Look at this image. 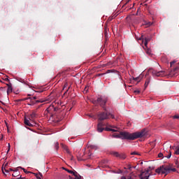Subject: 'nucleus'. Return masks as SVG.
<instances>
[{"mask_svg": "<svg viewBox=\"0 0 179 179\" xmlns=\"http://www.w3.org/2000/svg\"><path fill=\"white\" fill-rule=\"evenodd\" d=\"M147 134L148 131H146V129H143L141 131L134 132L133 134L127 131H120L118 134H113V138L135 141V139H138V138H143V136H146Z\"/></svg>", "mask_w": 179, "mask_h": 179, "instance_id": "f257e3e1", "label": "nucleus"}, {"mask_svg": "<svg viewBox=\"0 0 179 179\" xmlns=\"http://www.w3.org/2000/svg\"><path fill=\"white\" fill-rule=\"evenodd\" d=\"M171 171L176 172L177 171V169L176 168H170L168 166H161L159 168L155 170V172L157 173V174H165V176H167V174L170 173Z\"/></svg>", "mask_w": 179, "mask_h": 179, "instance_id": "f03ea898", "label": "nucleus"}, {"mask_svg": "<svg viewBox=\"0 0 179 179\" xmlns=\"http://www.w3.org/2000/svg\"><path fill=\"white\" fill-rule=\"evenodd\" d=\"M36 117L37 114L36 113V111H32L31 114L24 117V124L27 127H33V124L31 122H34V120H36Z\"/></svg>", "mask_w": 179, "mask_h": 179, "instance_id": "7ed1b4c3", "label": "nucleus"}, {"mask_svg": "<svg viewBox=\"0 0 179 179\" xmlns=\"http://www.w3.org/2000/svg\"><path fill=\"white\" fill-rule=\"evenodd\" d=\"M107 101L108 99L106 96H100L97 99L91 100L93 104H99L104 111H107V109L106 108V103H107Z\"/></svg>", "mask_w": 179, "mask_h": 179, "instance_id": "20e7f679", "label": "nucleus"}, {"mask_svg": "<svg viewBox=\"0 0 179 179\" xmlns=\"http://www.w3.org/2000/svg\"><path fill=\"white\" fill-rule=\"evenodd\" d=\"M108 118L114 119L115 118L114 115L108 112H101L98 115L99 121H104V120H108Z\"/></svg>", "mask_w": 179, "mask_h": 179, "instance_id": "39448f33", "label": "nucleus"}, {"mask_svg": "<svg viewBox=\"0 0 179 179\" xmlns=\"http://www.w3.org/2000/svg\"><path fill=\"white\" fill-rule=\"evenodd\" d=\"M61 111V108L57 106L54 104L50 105L45 110V113H48L52 117L54 113H59Z\"/></svg>", "mask_w": 179, "mask_h": 179, "instance_id": "423d86ee", "label": "nucleus"}, {"mask_svg": "<svg viewBox=\"0 0 179 179\" xmlns=\"http://www.w3.org/2000/svg\"><path fill=\"white\" fill-rule=\"evenodd\" d=\"M104 127H106V124H104L102 122H100L97 126V131L103 132L105 129V131H107L117 132V129H111L110 127L104 128Z\"/></svg>", "mask_w": 179, "mask_h": 179, "instance_id": "0eeeda50", "label": "nucleus"}, {"mask_svg": "<svg viewBox=\"0 0 179 179\" xmlns=\"http://www.w3.org/2000/svg\"><path fill=\"white\" fill-rule=\"evenodd\" d=\"M149 73H152V76H157V78L159 77H163L166 76V71H157L153 69H150L148 70Z\"/></svg>", "mask_w": 179, "mask_h": 179, "instance_id": "6e6552de", "label": "nucleus"}, {"mask_svg": "<svg viewBox=\"0 0 179 179\" xmlns=\"http://www.w3.org/2000/svg\"><path fill=\"white\" fill-rule=\"evenodd\" d=\"M151 169H152V167L149 166V169H148L146 171L142 172L139 176L140 179H149V177H150V176H152V174L149 173Z\"/></svg>", "mask_w": 179, "mask_h": 179, "instance_id": "1a4fd4ad", "label": "nucleus"}, {"mask_svg": "<svg viewBox=\"0 0 179 179\" xmlns=\"http://www.w3.org/2000/svg\"><path fill=\"white\" fill-rule=\"evenodd\" d=\"M138 40L141 41L143 43L144 41V45L145 47H148V43H149V41H150V38H146V37H143V35H142Z\"/></svg>", "mask_w": 179, "mask_h": 179, "instance_id": "9d476101", "label": "nucleus"}, {"mask_svg": "<svg viewBox=\"0 0 179 179\" xmlns=\"http://www.w3.org/2000/svg\"><path fill=\"white\" fill-rule=\"evenodd\" d=\"M24 100H30L29 103H28L29 106H34V104H36L37 103L43 102V101H40V100H36L34 101L31 98H27V99H24Z\"/></svg>", "mask_w": 179, "mask_h": 179, "instance_id": "9b49d317", "label": "nucleus"}, {"mask_svg": "<svg viewBox=\"0 0 179 179\" xmlns=\"http://www.w3.org/2000/svg\"><path fill=\"white\" fill-rule=\"evenodd\" d=\"M6 85L8 87L7 94L9 95L13 91V88L12 87V83H8V84H6Z\"/></svg>", "mask_w": 179, "mask_h": 179, "instance_id": "f8f14e48", "label": "nucleus"}, {"mask_svg": "<svg viewBox=\"0 0 179 179\" xmlns=\"http://www.w3.org/2000/svg\"><path fill=\"white\" fill-rule=\"evenodd\" d=\"M64 170H65L66 171H67V173H69V174H73V176H74V177H76V179H79V178L78 177V172L76 171H71V170H69V169H66L65 168H63Z\"/></svg>", "mask_w": 179, "mask_h": 179, "instance_id": "ddd939ff", "label": "nucleus"}, {"mask_svg": "<svg viewBox=\"0 0 179 179\" xmlns=\"http://www.w3.org/2000/svg\"><path fill=\"white\" fill-rule=\"evenodd\" d=\"M62 114H64V113H62L60 115H54V118H57V120H56L57 122H59V121H62V120H64V117L61 116V115H62Z\"/></svg>", "mask_w": 179, "mask_h": 179, "instance_id": "4468645a", "label": "nucleus"}, {"mask_svg": "<svg viewBox=\"0 0 179 179\" xmlns=\"http://www.w3.org/2000/svg\"><path fill=\"white\" fill-rule=\"evenodd\" d=\"M142 78H143V76H142V74H141L138 77L134 78L133 80H136V81L138 80V82H139L140 80L142 79Z\"/></svg>", "mask_w": 179, "mask_h": 179, "instance_id": "2eb2a0df", "label": "nucleus"}, {"mask_svg": "<svg viewBox=\"0 0 179 179\" xmlns=\"http://www.w3.org/2000/svg\"><path fill=\"white\" fill-rule=\"evenodd\" d=\"M119 158L124 160L127 159V156L125 155V154H119Z\"/></svg>", "mask_w": 179, "mask_h": 179, "instance_id": "dca6fc26", "label": "nucleus"}, {"mask_svg": "<svg viewBox=\"0 0 179 179\" xmlns=\"http://www.w3.org/2000/svg\"><path fill=\"white\" fill-rule=\"evenodd\" d=\"M62 146L63 148V149H65V150L66 151L67 153H71V152H69V149H68V147H66V145L62 144Z\"/></svg>", "mask_w": 179, "mask_h": 179, "instance_id": "f3484780", "label": "nucleus"}, {"mask_svg": "<svg viewBox=\"0 0 179 179\" xmlns=\"http://www.w3.org/2000/svg\"><path fill=\"white\" fill-rule=\"evenodd\" d=\"M149 83H150V78H147L145 83V87L148 86Z\"/></svg>", "mask_w": 179, "mask_h": 179, "instance_id": "a211bd4d", "label": "nucleus"}, {"mask_svg": "<svg viewBox=\"0 0 179 179\" xmlns=\"http://www.w3.org/2000/svg\"><path fill=\"white\" fill-rule=\"evenodd\" d=\"M173 149H175V155H179V147H174Z\"/></svg>", "mask_w": 179, "mask_h": 179, "instance_id": "6ab92c4d", "label": "nucleus"}, {"mask_svg": "<svg viewBox=\"0 0 179 179\" xmlns=\"http://www.w3.org/2000/svg\"><path fill=\"white\" fill-rule=\"evenodd\" d=\"M112 155L115 157H120V153H118V152H113Z\"/></svg>", "mask_w": 179, "mask_h": 179, "instance_id": "aec40b11", "label": "nucleus"}, {"mask_svg": "<svg viewBox=\"0 0 179 179\" xmlns=\"http://www.w3.org/2000/svg\"><path fill=\"white\" fill-rule=\"evenodd\" d=\"M55 148L56 150H58L59 149V143L58 142L55 143Z\"/></svg>", "mask_w": 179, "mask_h": 179, "instance_id": "412c9836", "label": "nucleus"}, {"mask_svg": "<svg viewBox=\"0 0 179 179\" xmlns=\"http://www.w3.org/2000/svg\"><path fill=\"white\" fill-rule=\"evenodd\" d=\"M76 178L74 179H76V176H75ZM77 177L79 178V179H82V176H80V175H79L78 173H77ZM69 179H73V178H72V176H69Z\"/></svg>", "mask_w": 179, "mask_h": 179, "instance_id": "4be33fe9", "label": "nucleus"}, {"mask_svg": "<svg viewBox=\"0 0 179 179\" xmlns=\"http://www.w3.org/2000/svg\"><path fill=\"white\" fill-rule=\"evenodd\" d=\"M15 171L14 173H13V177H18L19 176V172L17 171Z\"/></svg>", "mask_w": 179, "mask_h": 179, "instance_id": "5701e85b", "label": "nucleus"}, {"mask_svg": "<svg viewBox=\"0 0 179 179\" xmlns=\"http://www.w3.org/2000/svg\"><path fill=\"white\" fill-rule=\"evenodd\" d=\"M33 145L37 148V146H38V141H35L34 143H33Z\"/></svg>", "mask_w": 179, "mask_h": 179, "instance_id": "b1692460", "label": "nucleus"}, {"mask_svg": "<svg viewBox=\"0 0 179 179\" xmlns=\"http://www.w3.org/2000/svg\"><path fill=\"white\" fill-rule=\"evenodd\" d=\"M3 80H5V82H9V83H10V81L9 80V77L8 76L4 77Z\"/></svg>", "mask_w": 179, "mask_h": 179, "instance_id": "393cba45", "label": "nucleus"}, {"mask_svg": "<svg viewBox=\"0 0 179 179\" xmlns=\"http://www.w3.org/2000/svg\"><path fill=\"white\" fill-rule=\"evenodd\" d=\"M22 170H23L24 173H25L26 174H29V173H31V172H30V171H26V170L24 169V168H22Z\"/></svg>", "mask_w": 179, "mask_h": 179, "instance_id": "a878e982", "label": "nucleus"}, {"mask_svg": "<svg viewBox=\"0 0 179 179\" xmlns=\"http://www.w3.org/2000/svg\"><path fill=\"white\" fill-rule=\"evenodd\" d=\"M90 148H91V149H95V150L97 149V146H96V145H90Z\"/></svg>", "mask_w": 179, "mask_h": 179, "instance_id": "bb28decb", "label": "nucleus"}, {"mask_svg": "<svg viewBox=\"0 0 179 179\" xmlns=\"http://www.w3.org/2000/svg\"><path fill=\"white\" fill-rule=\"evenodd\" d=\"M179 69V67H176L174 69H173V73H176V72H177V71H178Z\"/></svg>", "mask_w": 179, "mask_h": 179, "instance_id": "cd10ccee", "label": "nucleus"}, {"mask_svg": "<svg viewBox=\"0 0 179 179\" xmlns=\"http://www.w3.org/2000/svg\"><path fill=\"white\" fill-rule=\"evenodd\" d=\"M5 89H6V87H0V91H1V92H5Z\"/></svg>", "mask_w": 179, "mask_h": 179, "instance_id": "c85d7f7f", "label": "nucleus"}, {"mask_svg": "<svg viewBox=\"0 0 179 179\" xmlns=\"http://www.w3.org/2000/svg\"><path fill=\"white\" fill-rule=\"evenodd\" d=\"M173 118L178 120V119H179V115H174V116H173Z\"/></svg>", "mask_w": 179, "mask_h": 179, "instance_id": "c756f323", "label": "nucleus"}, {"mask_svg": "<svg viewBox=\"0 0 179 179\" xmlns=\"http://www.w3.org/2000/svg\"><path fill=\"white\" fill-rule=\"evenodd\" d=\"M146 53L148 55H150V50H149V49H148L147 50H146Z\"/></svg>", "mask_w": 179, "mask_h": 179, "instance_id": "7c9ffc66", "label": "nucleus"}, {"mask_svg": "<svg viewBox=\"0 0 179 179\" xmlns=\"http://www.w3.org/2000/svg\"><path fill=\"white\" fill-rule=\"evenodd\" d=\"M134 93H136V94H139V93H141L140 90H135Z\"/></svg>", "mask_w": 179, "mask_h": 179, "instance_id": "2f4dec72", "label": "nucleus"}, {"mask_svg": "<svg viewBox=\"0 0 179 179\" xmlns=\"http://www.w3.org/2000/svg\"><path fill=\"white\" fill-rule=\"evenodd\" d=\"M158 157H163V153L159 152V153L158 154Z\"/></svg>", "mask_w": 179, "mask_h": 179, "instance_id": "473e14b6", "label": "nucleus"}, {"mask_svg": "<svg viewBox=\"0 0 179 179\" xmlns=\"http://www.w3.org/2000/svg\"><path fill=\"white\" fill-rule=\"evenodd\" d=\"M121 179H132L131 177H128L127 178H125V176H122Z\"/></svg>", "mask_w": 179, "mask_h": 179, "instance_id": "72a5a7b5", "label": "nucleus"}, {"mask_svg": "<svg viewBox=\"0 0 179 179\" xmlns=\"http://www.w3.org/2000/svg\"><path fill=\"white\" fill-rule=\"evenodd\" d=\"M92 157V152H89L88 153V159H90Z\"/></svg>", "mask_w": 179, "mask_h": 179, "instance_id": "f704fd0d", "label": "nucleus"}, {"mask_svg": "<svg viewBox=\"0 0 179 179\" xmlns=\"http://www.w3.org/2000/svg\"><path fill=\"white\" fill-rule=\"evenodd\" d=\"M176 63V61H173L171 62L170 64H171V66H173V65H174Z\"/></svg>", "mask_w": 179, "mask_h": 179, "instance_id": "c9c22d12", "label": "nucleus"}, {"mask_svg": "<svg viewBox=\"0 0 179 179\" xmlns=\"http://www.w3.org/2000/svg\"><path fill=\"white\" fill-rule=\"evenodd\" d=\"M131 155H139L138 152H132L131 153Z\"/></svg>", "mask_w": 179, "mask_h": 179, "instance_id": "e433bc0d", "label": "nucleus"}, {"mask_svg": "<svg viewBox=\"0 0 179 179\" xmlns=\"http://www.w3.org/2000/svg\"><path fill=\"white\" fill-rule=\"evenodd\" d=\"M167 159H170L171 157V152L169 153V155L166 156Z\"/></svg>", "mask_w": 179, "mask_h": 179, "instance_id": "4c0bfd02", "label": "nucleus"}, {"mask_svg": "<svg viewBox=\"0 0 179 179\" xmlns=\"http://www.w3.org/2000/svg\"><path fill=\"white\" fill-rule=\"evenodd\" d=\"M65 87H68V83H66L64 84V86L63 89H65Z\"/></svg>", "mask_w": 179, "mask_h": 179, "instance_id": "58836bf2", "label": "nucleus"}, {"mask_svg": "<svg viewBox=\"0 0 179 179\" xmlns=\"http://www.w3.org/2000/svg\"><path fill=\"white\" fill-rule=\"evenodd\" d=\"M106 126H107V127H109L110 128H116V129H117V127H114V126H111V125H109V126H108V124H107Z\"/></svg>", "mask_w": 179, "mask_h": 179, "instance_id": "ea45409f", "label": "nucleus"}, {"mask_svg": "<svg viewBox=\"0 0 179 179\" xmlns=\"http://www.w3.org/2000/svg\"><path fill=\"white\" fill-rule=\"evenodd\" d=\"M31 99H32V101L33 100H37V96H34L33 98H31Z\"/></svg>", "mask_w": 179, "mask_h": 179, "instance_id": "a19ab883", "label": "nucleus"}, {"mask_svg": "<svg viewBox=\"0 0 179 179\" xmlns=\"http://www.w3.org/2000/svg\"><path fill=\"white\" fill-rule=\"evenodd\" d=\"M71 87H69L68 89L66 90V92H64V94H66V92H68V90H69Z\"/></svg>", "mask_w": 179, "mask_h": 179, "instance_id": "79ce46f5", "label": "nucleus"}, {"mask_svg": "<svg viewBox=\"0 0 179 179\" xmlns=\"http://www.w3.org/2000/svg\"><path fill=\"white\" fill-rule=\"evenodd\" d=\"M8 152H9V150H10V143H8Z\"/></svg>", "mask_w": 179, "mask_h": 179, "instance_id": "37998d69", "label": "nucleus"}, {"mask_svg": "<svg viewBox=\"0 0 179 179\" xmlns=\"http://www.w3.org/2000/svg\"><path fill=\"white\" fill-rule=\"evenodd\" d=\"M148 26H152V22H149V23L148 24Z\"/></svg>", "mask_w": 179, "mask_h": 179, "instance_id": "c03bdc74", "label": "nucleus"}, {"mask_svg": "<svg viewBox=\"0 0 179 179\" xmlns=\"http://www.w3.org/2000/svg\"><path fill=\"white\" fill-rule=\"evenodd\" d=\"M105 34H107V28L105 29Z\"/></svg>", "mask_w": 179, "mask_h": 179, "instance_id": "a18cd8bd", "label": "nucleus"}, {"mask_svg": "<svg viewBox=\"0 0 179 179\" xmlns=\"http://www.w3.org/2000/svg\"><path fill=\"white\" fill-rule=\"evenodd\" d=\"M9 171H14L12 169H9Z\"/></svg>", "mask_w": 179, "mask_h": 179, "instance_id": "49530a36", "label": "nucleus"}, {"mask_svg": "<svg viewBox=\"0 0 179 179\" xmlns=\"http://www.w3.org/2000/svg\"><path fill=\"white\" fill-rule=\"evenodd\" d=\"M37 179H41V178H40V176H36Z\"/></svg>", "mask_w": 179, "mask_h": 179, "instance_id": "de8ad7c7", "label": "nucleus"}, {"mask_svg": "<svg viewBox=\"0 0 179 179\" xmlns=\"http://www.w3.org/2000/svg\"><path fill=\"white\" fill-rule=\"evenodd\" d=\"M169 75H173V71H172V72H171V73H170Z\"/></svg>", "mask_w": 179, "mask_h": 179, "instance_id": "09e8293b", "label": "nucleus"}, {"mask_svg": "<svg viewBox=\"0 0 179 179\" xmlns=\"http://www.w3.org/2000/svg\"><path fill=\"white\" fill-rule=\"evenodd\" d=\"M85 90H87V87H85Z\"/></svg>", "mask_w": 179, "mask_h": 179, "instance_id": "8fccbe9b", "label": "nucleus"}, {"mask_svg": "<svg viewBox=\"0 0 179 179\" xmlns=\"http://www.w3.org/2000/svg\"><path fill=\"white\" fill-rule=\"evenodd\" d=\"M90 117H93V115H90Z\"/></svg>", "mask_w": 179, "mask_h": 179, "instance_id": "3c124183", "label": "nucleus"}, {"mask_svg": "<svg viewBox=\"0 0 179 179\" xmlns=\"http://www.w3.org/2000/svg\"><path fill=\"white\" fill-rule=\"evenodd\" d=\"M109 20H113V18H109Z\"/></svg>", "mask_w": 179, "mask_h": 179, "instance_id": "603ef678", "label": "nucleus"}, {"mask_svg": "<svg viewBox=\"0 0 179 179\" xmlns=\"http://www.w3.org/2000/svg\"><path fill=\"white\" fill-rule=\"evenodd\" d=\"M6 127H7V128H8V124H7V123H6Z\"/></svg>", "mask_w": 179, "mask_h": 179, "instance_id": "864d4df0", "label": "nucleus"}, {"mask_svg": "<svg viewBox=\"0 0 179 179\" xmlns=\"http://www.w3.org/2000/svg\"><path fill=\"white\" fill-rule=\"evenodd\" d=\"M5 166H8V163H6V164H5Z\"/></svg>", "mask_w": 179, "mask_h": 179, "instance_id": "5fc2aeb1", "label": "nucleus"}, {"mask_svg": "<svg viewBox=\"0 0 179 179\" xmlns=\"http://www.w3.org/2000/svg\"><path fill=\"white\" fill-rule=\"evenodd\" d=\"M78 160H82V159H78Z\"/></svg>", "mask_w": 179, "mask_h": 179, "instance_id": "6e6d98bb", "label": "nucleus"}, {"mask_svg": "<svg viewBox=\"0 0 179 179\" xmlns=\"http://www.w3.org/2000/svg\"><path fill=\"white\" fill-rule=\"evenodd\" d=\"M0 82H1V83H2V81L0 80Z\"/></svg>", "mask_w": 179, "mask_h": 179, "instance_id": "4d7b16f0", "label": "nucleus"}]
</instances>
